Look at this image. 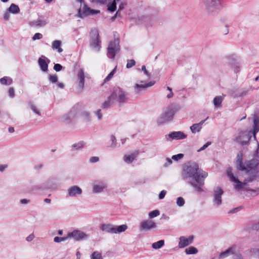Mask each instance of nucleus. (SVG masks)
I'll list each match as a JSON object with an SVG mask.
<instances>
[{
  "mask_svg": "<svg viewBox=\"0 0 259 259\" xmlns=\"http://www.w3.org/2000/svg\"><path fill=\"white\" fill-rule=\"evenodd\" d=\"M8 96L11 98H13L15 97V91L13 88H10L8 90Z\"/></svg>",
  "mask_w": 259,
  "mask_h": 259,
  "instance_id": "obj_50",
  "label": "nucleus"
},
{
  "mask_svg": "<svg viewBox=\"0 0 259 259\" xmlns=\"http://www.w3.org/2000/svg\"><path fill=\"white\" fill-rule=\"evenodd\" d=\"M185 251L187 254H194L197 253L198 250L193 246H190L186 248Z\"/></svg>",
  "mask_w": 259,
  "mask_h": 259,
  "instance_id": "obj_36",
  "label": "nucleus"
},
{
  "mask_svg": "<svg viewBox=\"0 0 259 259\" xmlns=\"http://www.w3.org/2000/svg\"><path fill=\"white\" fill-rule=\"evenodd\" d=\"M142 70L144 72V74L148 77V78H150V74L149 73V72H148V71L147 70L146 68V67L145 66H142Z\"/></svg>",
  "mask_w": 259,
  "mask_h": 259,
  "instance_id": "obj_58",
  "label": "nucleus"
},
{
  "mask_svg": "<svg viewBox=\"0 0 259 259\" xmlns=\"http://www.w3.org/2000/svg\"><path fill=\"white\" fill-rule=\"evenodd\" d=\"M167 90L168 91V93L166 95V97L168 99L171 98L173 96V93L172 92V89L169 87H167Z\"/></svg>",
  "mask_w": 259,
  "mask_h": 259,
  "instance_id": "obj_54",
  "label": "nucleus"
},
{
  "mask_svg": "<svg viewBox=\"0 0 259 259\" xmlns=\"http://www.w3.org/2000/svg\"><path fill=\"white\" fill-rule=\"evenodd\" d=\"M155 84V81H150L146 83L145 81L140 80L136 82L133 87L135 94H140L143 91L149 87L153 86Z\"/></svg>",
  "mask_w": 259,
  "mask_h": 259,
  "instance_id": "obj_8",
  "label": "nucleus"
},
{
  "mask_svg": "<svg viewBox=\"0 0 259 259\" xmlns=\"http://www.w3.org/2000/svg\"><path fill=\"white\" fill-rule=\"evenodd\" d=\"M135 63H136V62L134 60H133V59L128 60L127 61V64H126V67L127 68H131L135 65Z\"/></svg>",
  "mask_w": 259,
  "mask_h": 259,
  "instance_id": "obj_49",
  "label": "nucleus"
},
{
  "mask_svg": "<svg viewBox=\"0 0 259 259\" xmlns=\"http://www.w3.org/2000/svg\"><path fill=\"white\" fill-rule=\"evenodd\" d=\"M211 143L210 142H207L206 144H205L202 147H201L200 149L197 150V152H199L204 150H205L207 147H208L209 145H210Z\"/></svg>",
  "mask_w": 259,
  "mask_h": 259,
  "instance_id": "obj_52",
  "label": "nucleus"
},
{
  "mask_svg": "<svg viewBox=\"0 0 259 259\" xmlns=\"http://www.w3.org/2000/svg\"><path fill=\"white\" fill-rule=\"evenodd\" d=\"M178 110V107L176 105H170L167 106L157 117V123L161 125L171 121Z\"/></svg>",
  "mask_w": 259,
  "mask_h": 259,
  "instance_id": "obj_2",
  "label": "nucleus"
},
{
  "mask_svg": "<svg viewBox=\"0 0 259 259\" xmlns=\"http://www.w3.org/2000/svg\"><path fill=\"white\" fill-rule=\"evenodd\" d=\"M205 120H201L200 122L198 123H195L192 125L190 129L191 132L193 134H195L196 133H198L200 131L202 128V126L203 124L204 123Z\"/></svg>",
  "mask_w": 259,
  "mask_h": 259,
  "instance_id": "obj_24",
  "label": "nucleus"
},
{
  "mask_svg": "<svg viewBox=\"0 0 259 259\" xmlns=\"http://www.w3.org/2000/svg\"><path fill=\"white\" fill-rule=\"evenodd\" d=\"M227 176L230 180L234 183V188L237 190H240L243 188L246 183L240 182L238 178L234 175L232 171V168H228L227 171Z\"/></svg>",
  "mask_w": 259,
  "mask_h": 259,
  "instance_id": "obj_10",
  "label": "nucleus"
},
{
  "mask_svg": "<svg viewBox=\"0 0 259 259\" xmlns=\"http://www.w3.org/2000/svg\"><path fill=\"white\" fill-rule=\"evenodd\" d=\"M99 10L91 9L84 3V2L80 4V8L78 10L77 16L79 18H83L89 15H94L98 14Z\"/></svg>",
  "mask_w": 259,
  "mask_h": 259,
  "instance_id": "obj_7",
  "label": "nucleus"
},
{
  "mask_svg": "<svg viewBox=\"0 0 259 259\" xmlns=\"http://www.w3.org/2000/svg\"><path fill=\"white\" fill-rule=\"evenodd\" d=\"M29 106L31 109V110L36 115L38 116L41 115V112L40 111L39 109L37 108L36 106H35L34 104L32 103L29 104Z\"/></svg>",
  "mask_w": 259,
  "mask_h": 259,
  "instance_id": "obj_37",
  "label": "nucleus"
},
{
  "mask_svg": "<svg viewBox=\"0 0 259 259\" xmlns=\"http://www.w3.org/2000/svg\"><path fill=\"white\" fill-rule=\"evenodd\" d=\"M7 10L10 13L14 14H18L20 12L19 7L14 4H12Z\"/></svg>",
  "mask_w": 259,
  "mask_h": 259,
  "instance_id": "obj_32",
  "label": "nucleus"
},
{
  "mask_svg": "<svg viewBox=\"0 0 259 259\" xmlns=\"http://www.w3.org/2000/svg\"><path fill=\"white\" fill-rule=\"evenodd\" d=\"M187 135L181 131L172 132L165 135V139L167 141H171L172 140H181L186 139Z\"/></svg>",
  "mask_w": 259,
  "mask_h": 259,
  "instance_id": "obj_12",
  "label": "nucleus"
},
{
  "mask_svg": "<svg viewBox=\"0 0 259 259\" xmlns=\"http://www.w3.org/2000/svg\"><path fill=\"white\" fill-rule=\"evenodd\" d=\"M176 203L178 206L182 207L185 204V200L182 197H178L177 199Z\"/></svg>",
  "mask_w": 259,
  "mask_h": 259,
  "instance_id": "obj_45",
  "label": "nucleus"
},
{
  "mask_svg": "<svg viewBox=\"0 0 259 259\" xmlns=\"http://www.w3.org/2000/svg\"><path fill=\"white\" fill-rule=\"evenodd\" d=\"M49 80L52 83H56L58 82V77L56 75H49Z\"/></svg>",
  "mask_w": 259,
  "mask_h": 259,
  "instance_id": "obj_44",
  "label": "nucleus"
},
{
  "mask_svg": "<svg viewBox=\"0 0 259 259\" xmlns=\"http://www.w3.org/2000/svg\"><path fill=\"white\" fill-rule=\"evenodd\" d=\"M120 50L119 39L118 37L115 38L110 42L107 51V56L111 59H114L117 53Z\"/></svg>",
  "mask_w": 259,
  "mask_h": 259,
  "instance_id": "obj_5",
  "label": "nucleus"
},
{
  "mask_svg": "<svg viewBox=\"0 0 259 259\" xmlns=\"http://www.w3.org/2000/svg\"><path fill=\"white\" fill-rule=\"evenodd\" d=\"M94 114L96 116L99 121H101L103 118V114L100 109H98L96 111H94Z\"/></svg>",
  "mask_w": 259,
  "mask_h": 259,
  "instance_id": "obj_42",
  "label": "nucleus"
},
{
  "mask_svg": "<svg viewBox=\"0 0 259 259\" xmlns=\"http://www.w3.org/2000/svg\"><path fill=\"white\" fill-rule=\"evenodd\" d=\"M224 95L218 96L214 98L212 101L214 107L216 108H220L222 106V103L224 99Z\"/></svg>",
  "mask_w": 259,
  "mask_h": 259,
  "instance_id": "obj_26",
  "label": "nucleus"
},
{
  "mask_svg": "<svg viewBox=\"0 0 259 259\" xmlns=\"http://www.w3.org/2000/svg\"><path fill=\"white\" fill-rule=\"evenodd\" d=\"M253 133L251 130L239 132L234 139V141L240 145H246L249 141Z\"/></svg>",
  "mask_w": 259,
  "mask_h": 259,
  "instance_id": "obj_4",
  "label": "nucleus"
},
{
  "mask_svg": "<svg viewBox=\"0 0 259 259\" xmlns=\"http://www.w3.org/2000/svg\"><path fill=\"white\" fill-rule=\"evenodd\" d=\"M164 244V241L163 240H159L156 242H154L152 244V247L155 249H158L161 248Z\"/></svg>",
  "mask_w": 259,
  "mask_h": 259,
  "instance_id": "obj_35",
  "label": "nucleus"
},
{
  "mask_svg": "<svg viewBox=\"0 0 259 259\" xmlns=\"http://www.w3.org/2000/svg\"><path fill=\"white\" fill-rule=\"evenodd\" d=\"M91 1L95 3L104 4L107 2V0H91Z\"/></svg>",
  "mask_w": 259,
  "mask_h": 259,
  "instance_id": "obj_63",
  "label": "nucleus"
},
{
  "mask_svg": "<svg viewBox=\"0 0 259 259\" xmlns=\"http://www.w3.org/2000/svg\"><path fill=\"white\" fill-rule=\"evenodd\" d=\"M78 87L80 90H82L84 84L85 78H89L88 74H85L82 68H79L76 73Z\"/></svg>",
  "mask_w": 259,
  "mask_h": 259,
  "instance_id": "obj_15",
  "label": "nucleus"
},
{
  "mask_svg": "<svg viewBox=\"0 0 259 259\" xmlns=\"http://www.w3.org/2000/svg\"><path fill=\"white\" fill-rule=\"evenodd\" d=\"M91 259H103L102 254L99 251H96L92 253L91 255Z\"/></svg>",
  "mask_w": 259,
  "mask_h": 259,
  "instance_id": "obj_39",
  "label": "nucleus"
},
{
  "mask_svg": "<svg viewBox=\"0 0 259 259\" xmlns=\"http://www.w3.org/2000/svg\"><path fill=\"white\" fill-rule=\"evenodd\" d=\"M50 60L44 56H41L38 60V65L42 71L47 72L48 71V65Z\"/></svg>",
  "mask_w": 259,
  "mask_h": 259,
  "instance_id": "obj_18",
  "label": "nucleus"
},
{
  "mask_svg": "<svg viewBox=\"0 0 259 259\" xmlns=\"http://www.w3.org/2000/svg\"><path fill=\"white\" fill-rule=\"evenodd\" d=\"M258 164V161L255 159H252L246 162L245 166L246 169L244 171H245L246 173H248L249 174H253V176L247 178L248 181H252L254 179L255 174V169Z\"/></svg>",
  "mask_w": 259,
  "mask_h": 259,
  "instance_id": "obj_9",
  "label": "nucleus"
},
{
  "mask_svg": "<svg viewBox=\"0 0 259 259\" xmlns=\"http://www.w3.org/2000/svg\"><path fill=\"white\" fill-rule=\"evenodd\" d=\"M166 194V190H162L160 193L159 194L158 197L159 199H162L164 198L165 195Z\"/></svg>",
  "mask_w": 259,
  "mask_h": 259,
  "instance_id": "obj_53",
  "label": "nucleus"
},
{
  "mask_svg": "<svg viewBox=\"0 0 259 259\" xmlns=\"http://www.w3.org/2000/svg\"><path fill=\"white\" fill-rule=\"evenodd\" d=\"M99 160V158L97 156L91 157L90 159V161L92 163H95Z\"/></svg>",
  "mask_w": 259,
  "mask_h": 259,
  "instance_id": "obj_57",
  "label": "nucleus"
},
{
  "mask_svg": "<svg viewBox=\"0 0 259 259\" xmlns=\"http://www.w3.org/2000/svg\"><path fill=\"white\" fill-rule=\"evenodd\" d=\"M61 45V41L60 40H56L53 41L52 48L54 50H56L58 52L61 53L63 49L60 47Z\"/></svg>",
  "mask_w": 259,
  "mask_h": 259,
  "instance_id": "obj_27",
  "label": "nucleus"
},
{
  "mask_svg": "<svg viewBox=\"0 0 259 259\" xmlns=\"http://www.w3.org/2000/svg\"><path fill=\"white\" fill-rule=\"evenodd\" d=\"M110 140L112 143L109 147L112 149L115 148L116 147L117 144V140H116L115 137L114 135H111L110 136Z\"/></svg>",
  "mask_w": 259,
  "mask_h": 259,
  "instance_id": "obj_40",
  "label": "nucleus"
},
{
  "mask_svg": "<svg viewBox=\"0 0 259 259\" xmlns=\"http://www.w3.org/2000/svg\"><path fill=\"white\" fill-rule=\"evenodd\" d=\"M236 247L235 246H232L226 251L222 252L220 253L219 256V259H223L232 254H233L236 250Z\"/></svg>",
  "mask_w": 259,
  "mask_h": 259,
  "instance_id": "obj_23",
  "label": "nucleus"
},
{
  "mask_svg": "<svg viewBox=\"0 0 259 259\" xmlns=\"http://www.w3.org/2000/svg\"><path fill=\"white\" fill-rule=\"evenodd\" d=\"M82 189L77 186H72L67 190V196L70 197H76L82 194Z\"/></svg>",
  "mask_w": 259,
  "mask_h": 259,
  "instance_id": "obj_16",
  "label": "nucleus"
},
{
  "mask_svg": "<svg viewBox=\"0 0 259 259\" xmlns=\"http://www.w3.org/2000/svg\"><path fill=\"white\" fill-rule=\"evenodd\" d=\"M115 103L114 101H112L111 100V96H109L106 101H105L102 105V107L103 108H107L109 107L110 106L114 104Z\"/></svg>",
  "mask_w": 259,
  "mask_h": 259,
  "instance_id": "obj_33",
  "label": "nucleus"
},
{
  "mask_svg": "<svg viewBox=\"0 0 259 259\" xmlns=\"http://www.w3.org/2000/svg\"><path fill=\"white\" fill-rule=\"evenodd\" d=\"M84 143L83 141H80L78 143L72 145L71 147L74 150H79L83 147Z\"/></svg>",
  "mask_w": 259,
  "mask_h": 259,
  "instance_id": "obj_38",
  "label": "nucleus"
},
{
  "mask_svg": "<svg viewBox=\"0 0 259 259\" xmlns=\"http://www.w3.org/2000/svg\"><path fill=\"white\" fill-rule=\"evenodd\" d=\"M8 167V165L7 164H0V171L3 172L6 170V169Z\"/></svg>",
  "mask_w": 259,
  "mask_h": 259,
  "instance_id": "obj_64",
  "label": "nucleus"
},
{
  "mask_svg": "<svg viewBox=\"0 0 259 259\" xmlns=\"http://www.w3.org/2000/svg\"><path fill=\"white\" fill-rule=\"evenodd\" d=\"M47 23L45 20L37 19L31 22V25L32 26L42 27L46 25Z\"/></svg>",
  "mask_w": 259,
  "mask_h": 259,
  "instance_id": "obj_30",
  "label": "nucleus"
},
{
  "mask_svg": "<svg viewBox=\"0 0 259 259\" xmlns=\"http://www.w3.org/2000/svg\"><path fill=\"white\" fill-rule=\"evenodd\" d=\"M253 128L252 131L253 136L255 139V134L259 131V115L256 114L253 120Z\"/></svg>",
  "mask_w": 259,
  "mask_h": 259,
  "instance_id": "obj_25",
  "label": "nucleus"
},
{
  "mask_svg": "<svg viewBox=\"0 0 259 259\" xmlns=\"http://www.w3.org/2000/svg\"><path fill=\"white\" fill-rule=\"evenodd\" d=\"M223 194V191L220 187L214 188L213 191L212 202L214 205L219 206L221 205L222 199V196Z\"/></svg>",
  "mask_w": 259,
  "mask_h": 259,
  "instance_id": "obj_14",
  "label": "nucleus"
},
{
  "mask_svg": "<svg viewBox=\"0 0 259 259\" xmlns=\"http://www.w3.org/2000/svg\"><path fill=\"white\" fill-rule=\"evenodd\" d=\"M251 229L252 230H259V222L256 224H253Z\"/></svg>",
  "mask_w": 259,
  "mask_h": 259,
  "instance_id": "obj_62",
  "label": "nucleus"
},
{
  "mask_svg": "<svg viewBox=\"0 0 259 259\" xmlns=\"http://www.w3.org/2000/svg\"><path fill=\"white\" fill-rule=\"evenodd\" d=\"M159 214H160V211L156 209V210H153V211L150 212L149 213L148 215H149V218L152 219V218H154L155 217L158 216Z\"/></svg>",
  "mask_w": 259,
  "mask_h": 259,
  "instance_id": "obj_43",
  "label": "nucleus"
},
{
  "mask_svg": "<svg viewBox=\"0 0 259 259\" xmlns=\"http://www.w3.org/2000/svg\"><path fill=\"white\" fill-rule=\"evenodd\" d=\"M68 240V235H67L66 236L63 237H55L54 238V241L56 243H60L61 242L65 241Z\"/></svg>",
  "mask_w": 259,
  "mask_h": 259,
  "instance_id": "obj_41",
  "label": "nucleus"
},
{
  "mask_svg": "<svg viewBox=\"0 0 259 259\" xmlns=\"http://www.w3.org/2000/svg\"><path fill=\"white\" fill-rule=\"evenodd\" d=\"M184 154L182 153H180L177 155H173L171 157V159L175 161H178L180 159H181L183 158Z\"/></svg>",
  "mask_w": 259,
  "mask_h": 259,
  "instance_id": "obj_48",
  "label": "nucleus"
},
{
  "mask_svg": "<svg viewBox=\"0 0 259 259\" xmlns=\"http://www.w3.org/2000/svg\"><path fill=\"white\" fill-rule=\"evenodd\" d=\"M156 224L152 220L143 221L140 223V228L144 231H148L155 228Z\"/></svg>",
  "mask_w": 259,
  "mask_h": 259,
  "instance_id": "obj_20",
  "label": "nucleus"
},
{
  "mask_svg": "<svg viewBox=\"0 0 259 259\" xmlns=\"http://www.w3.org/2000/svg\"><path fill=\"white\" fill-rule=\"evenodd\" d=\"M10 12L8 11V10H7L6 12H5V13H4V19L5 20H8L9 19V18H10Z\"/></svg>",
  "mask_w": 259,
  "mask_h": 259,
  "instance_id": "obj_61",
  "label": "nucleus"
},
{
  "mask_svg": "<svg viewBox=\"0 0 259 259\" xmlns=\"http://www.w3.org/2000/svg\"><path fill=\"white\" fill-rule=\"evenodd\" d=\"M110 96L111 100L120 105L127 103L128 101V93L119 87L113 88Z\"/></svg>",
  "mask_w": 259,
  "mask_h": 259,
  "instance_id": "obj_3",
  "label": "nucleus"
},
{
  "mask_svg": "<svg viewBox=\"0 0 259 259\" xmlns=\"http://www.w3.org/2000/svg\"><path fill=\"white\" fill-rule=\"evenodd\" d=\"M182 176L197 192L201 193L204 191V179L208 176V174L199 170L196 163L190 162L186 164L183 168Z\"/></svg>",
  "mask_w": 259,
  "mask_h": 259,
  "instance_id": "obj_1",
  "label": "nucleus"
},
{
  "mask_svg": "<svg viewBox=\"0 0 259 259\" xmlns=\"http://www.w3.org/2000/svg\"><path fill=\"white\" fill-rule=\"evenodd\" d=\"M116 70V67H115L108 75V76L105 78L104 81L107 82L108 81L111 79V78L113 76L114 74H115Z\"/></svg>",
  "mask_w": 259,
  "mask_h": 259,
  "instance_id": "obj_46",
  "label": "nucleus"
},
{
  "mask_svg": "<svg viewBox=\"0 0 259 259\" xmlns=\"http://www.w3.org/2000/svg\"><path fill=\"white\" fill-rule=\"evenodd\" d=\"M0 82L5 85H10L13 82V79L9 76H5L0 79Z\"/></svg>",
  "mask_w": 259,
  "mask_h": 259,
  "instance_id": "obj_31",
  "label": "nucleus"
},
{
  "mask_svg": "<svg viewBox=\"0 0 259 259\" xmlns=\"http://www.w3.org/2000/svg\"><path fill=\"white\" fill-rule=\"evenodd\" d=\"M138 155V151L128 153L123 156V160L126 164H132L134 161L137 159Z\"/></svg>",
  "mask_w": 259,
  "mask_h": 259,
  "instance_id": "obj_17",
  "label": "nucleus"
},
{
  "mask_svg": "<svg viewBox=\"0 0 259 259\" xmlns=\"http://www.w3.org/2000/svg\"><path fill=\"white\" fill-rule=\"evenodd\" d=\"M100 41L99 39V34L96 33L95 37L92 38L91 42V46L96 51H99L100 48Z\"/></svg>",
  "mask_w": 259,
  "mask_h": 259,
  "instance_id": "obj_22",
  "label": "nucleus"
},
{
  "mask_svg": "<svg viewBox=\"0 0 259 259\" xmlns=\"http://www.w3.org/2000/svg\"><path fill=\"white\" fill-rule=\"evenodd\" d=\"M100 228L103 232L114 234L115 225H114L111 224H102Z\"/></svg>",
  "mask_w": 259,
  "mask_h": 259,
  "instance_id": "obj_21",
  "label": "nucleus"
},
{
  "mask_svg": "<svg viewBox=\"0 0 259 259\" xmlns=\"http://www.w3.org/2000/svg\"><path fill=\"white\" fill-rule=\"evenodd\" d=\"M166 162L164 163V166L165 167H166L171 164H172V159H170L169 158H166Z\"/></svg>",
  "mask_w": 259,
  "mask_h": 259,
  "instance_id": "obj_60",
  "label": "nucleus"
},
{
  "mask_svg": "<svg viewBox=\"0 0 259 259\" xmlns=\"http://www.w3.org/2000/svg\"><path fill=\"white\" fill-rule=\"evenodd\" d=\"M193 241V236H189L188 237L181 236L179 238V247L180 248H184L191 244Z\"/></svg>",
  "mask_w": 259,
  "mask_h": 259,
  "instance_id": "obj_19",
  "label": "nucleus"
},
{
  "mask_svg": "<svg viewBox=\"0 0 259 259\" xmlns=\"http://www.w3.org/2000/svg\"><path fill=\"white\" fill-rule=\"evenodd\" d=\"M250 252L251 255H252L253 256L259 257V249L258 248H252L250 250Z\"/></svg>",
  "mask_w": 259,
  "mask_h": 259,
  "instance_id": "obj_47",
  "label": "nucleus"
},
{
  "mask_svg": "<svg viewBox=\"0 0 259 259\" xmlns=\"http://www.w3.org/2000/svg\"><path fill=\"white\" fill-rule=\"evenodd\" d=\"M128 228L126 224L119 226L115 225L114 234H119L125 231Z\"/></svg>",
  "mask_w": 259,
  "mask_h": 259,
  "instance_id": "obj_29",
  "label": "nucleus"
},
{
  "mask_svg": "<svg viewBox=\"0 0 259 259\" xmlns=\"http://www.w3.org/2000/svg\"><path fill=\"white\" fill-rule=\"evenodd\" d=\"M242 154L238 155L237 160L236 161L237 168L238 169L244 171L246 168L245 166L243 165L242 164Z\"/></svg>",
  "mask_w": 259,
  "mask_h": 259,
  "instance_id": "obj_28",
  "label": "nucleus"
},
{
  "mask_svg": "<svg viewBox=\"0 0 259 259\" xmlns=\"http://www.w3.org/2000/svg\"><path fill=\"white\" fill-rule=\"evenodd\" d=\"M203 2L207 11L212 13L219 8L220 0H203Z\"/></svg>",
  "mask_w": 259,
  "mask_h": 259,
  "instance_id": "obj_13",
  "label": "nucleus"
},
{
  "mask_svg": "<svg viewBox=\"0 0 259 259\" xmlns=\"http://www.w3.org/2000/svg\"><path fill=\"white\" fill-rule=\"evenodd\" d=\"M120 0H114L112 3H109L108 10L111 12H114L116 9V3L119 2Z\"/></svg>",
  "mask_w": 259,
  "mask_h": 259,
  "instance_id": "obj_34",
  "label": "nucleus"
},
{
  "mask_svg": "<svg viewBox=\"0 0 259 259\" xmlns=\"http://www.w3.org/2000/svg\"><path fill=\"white\" fill-rule=\"evenodd\" d=\"M35 236H34V235L33 234V233H31V234H30L29 236H28L26 238V240L27 241V242H31L32 240H33V239L34 238Z\"/></svg>",
  "mask_w": 259,
  "mask_h": 259,
  "instance_id": "obj_56",
  "label": "nucleus"
},
{
  "mask_svg": "<svg viewBox=\"0 0 259 259\" xmlns=\"http://www.w3.org/2000/svg\"><path fill=\"white\" fill-rule=\"evenodd\" d=\"M62 69V66L60 64H55L54 66V69L56 71H60Z\"/></svg>",
  "mask_w": 259,
  "mask_h": 259,
  "instance_id": "obj_55",
  "label": "nucleus"
},
{
  "mask_svg": "<svg viewBox=\"0 0 259 259\" xmlns=\"http://www.w3.org/2000/svg\"><path fill=\"white\" fill-rule=\"evenodd\" d=\"M67 235L68 239H73L74 240L76 241L85 240L89 237V235L88 234L78 230H74L73 231L68 233Z\"/></svg>",
  "mask_w": 259,
  "mask_h": 259,
  "instance_id": "obj_11",
  "label": "nucleus"
},
{
  "mask_svg": "<svg viewBox=\"0 0 259 259\" xmlns=\"http://www.w3.org/2000/svg\"><path fill=\"white\" fill-rule=\"evenodd\" d=\"M30 202V200L27 199H22L20 200V203L21 204H27Z\"/></svg>",
  "mask_w": 259,
  "mask_h": 259,
  "instance_id": "obj_59",
  "label": "nucleus"
},
{
  "mask_svg": "<svg viewBox=\"0 0 259 259\" xmlns=\"http://www.w3.org/2000/svg\"><path fill=\"white\" fill-rule=\"evenodd\" d=\"M108 188L107 182L105 181H95L92 184V192L94 194H101Z\"/></svg>",
  "mask_w": 259,
  "mask_h": 259,
  "instance_id": "obj_6",
  "label": "nucleus"
},
{
  "mask_svg": "<svg viewBox=\"0 0 259 259\" xmlns=\"http://www.w3.org/2000/svg\"><path fill=\"white\" fill-rule=\"evenodd\" d=\"M42 38V34H41L40 33H36L35 34H34V35L32 37V39H33V40H37V39H40Z\"/></svg>",
  "mask_w": 259,
  "mask_h": 259,
  "instance_id": "obj_51",
  "label": "nucleus"
}]
</instances>
